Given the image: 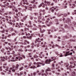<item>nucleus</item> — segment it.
<instances>
[{
    "mask_svg": "<svg viewBox=\"0 0 76 76\" xmlns=\"http://www.w3.org/2000/svg\"><path fill=\"white\" fill-rule=\"evenodd\" d=\"M42 62H37L36 63V62H34V65H37V67H41V66L42 65Z\"/></svg>",
    "mask_w": 76,
    "mask_h": 76,
    "instance_id": "nucleus-2",
    "label": "nucleus"
},
{
    "mask_svg": "<svg viewBox=\"0 0 76 76\" xmlns=\"http://www.w3.org/2000/svg\"><path fill=\"white\" fill-rule=\"evenodd\" d=\"M73 73L74 74V76H76V75H75V74H76L75 73V72H73Z\"/></svg>",
    "mask_w": 76,
    "mask_h": 76,
    "instance_id": "nucleus-58",
    "label": "nucleus"
},
{
    "mask_svg": "<svg viewBox=\"0 0 76 76\" xmlns=\"http://www.w3.org/2000/svg\"><path fill=\"white\" fill-rule=\"evenodd\" d=\"M65 65L66 67H67L69 66V63H65Z\"/></svg>",
    "mask_w": 76,
    "mask_h": 76,
    "instance_id": "nucleus-16",
    "label": "nucleus"
},
{
    "mask_svg": "<svg viewBox=\"0 0 76 76\" xmlns=\"http://www.w3.org/2000/svg\"><path fill=\"white\" fill-rule=\"evenodd\" d=\"M33 3H35V4H37V2H35V0H33Z\"/></svg>",
    "mask_w": 76,
    "mask_h": 76,
    "instance_id": "nucleus-35",
    "label": "nucleus"
},
{
    "mask_svg": "<svg viewBox=\"0 0 76 76\" xmlns=\"http://www.w3.org/2000/svg\"><path fill=\"white\" fill-rule=\"evenodd\" d=\"M22 56L24 58H25V55H22Z\"/></svg>",
    "mask_w": 76,
    "mask_h": 76,
    "instance_id": "nucleus-63",
    "label": "nucleus"
},
{
    "mask_svg": "<svg viewBox=\"0 0 76 76\" xmlns=\"http://www.w3.org/2000/svg\"><path fill=\"white\" fill-rule=\"evenodd\" d=\"M6 4H5V5H1V7L5 8V7H6Z\"/></svg>",
    "mask_w": 76,
    "mask_h": 76,
    "instance_id": "nucleus-21",
    "label": "nucleus"
},
{
    "mask_svg": "<svg viewBox=\"0 0 76 76\" xmlns=\"http://www.w3.org/2000/svg\"><path fill=\"white\" fill-rule=\"evenodd\" d=\"M70 64H72V65H73V62H70Z\"/></svg>",
    "mask_w": 76,
    "mask_h": 76,
    "instance_id": "nucleus-44",
    "label": "nucleus"
},
{
    "mask_svg": "<svg viewBox=\"0 0 76 76\" xmlns=\"http://www.w3.org/2000/svg\"><path fill=\"white\" fill-rule=\"evenodd\" d=\"M23 67H22L21 68H20L19 69L20 70H23Z\"/></svg>",
    "mask_w": 76,
    "mask_h": 76,
    "instance_id": "nucleus-34",
    "label": "nucleus"
},
{
    "mask_svg": "<svg viewBox=\"0 0 76 76\" xmlns=\"http://www.w3.org/2000/svg\"><path fill=\"white\" fill-rule=\"evenodd\" d=\"M10 70H12V72H15V69H10Z\"/></svg>",
    "mask_w": 76,
    "mask_h": 76,
    "instance_id": "nucleus-38",
    "label": "nucleus"
},
{
    "mask_svg": "<svg viewBox=\"0 0 76 76\" xmlns=\"http://www.w3.org/2000/svg\"><path fill=\"white\" fill-rule=\"evenodd\" d=\"M13 7L14 8L12 9V10L13 11H15V9H16V7L14 6H13Z\"/></svg>",
    "mask_w": 76,
    "mask_h": 76,
    "instance_id": "nucleus-24",
    "label": "nucleus"
},
{
    "mask_svg": "<svg viewBox=\"0 0 76 76\" xmlns=\"http://www.w3.org/2000/svg\"><path fill=\"white\" fill-rule=\"evenodd\" d=\"M57 8H58V7H56V8H54V10H58V9H57Z\"/></svg>",
    "mask_w": 76,
    "mask_h": 76,
    "instance_id": "nucleus-32",
    "label": "nucleus"
},
{
    "mask_svg": "<svg viewBox=\"0 0 76 76\" xmlns=\"http://www.w3.org/2000/svg\"><path fill=\"white\" fill-rule=\"evenodd\" d=\"M38 36H39V37H43V35H44L43 34H42L41 35H40V34H38Z\"/></svg>",
    "mask_w": 76,
    "mask_h": 76,
    "instance_id": "nucleus-19",
    "label": "nucleus"
},
{
    "mask_svg": "<svg viewBox=\"0 0 76 76\" xmlns=\"http://www.w3.org/2000/svg\"><path fill=\"white\" fill-rule=\"evenodd\" d=\"M48 47H51V44H48Z\"/></svg>",
    "mask_w": 76,
    "mask_h": 76,
    "instance_id": "nucleus-40",
    "label": "nucleus"
},
{
    "mask_svg": "<svg viewBox=\"0 0 76 76\" xmlns=\"http://www.w3.org/2000/svg\"><path fill=\"white\" fill-rule=\"evenodd\" d=\"M14 18H16V19H18V17L17 16H14Z\"/></svg>",
    "mask_w": 76,
    "mask_h": 76,
    "instance_id": "nucleus-57",
    "label": "nucleus"
},
{
    "mask_svg": "<svg viewBox=\"0 0 76 76\" xmlns=\"http://www.w3.org/2000/svg\"><path fill=\"white\" fill-rule=\"evenodd\" d=\"M12 22L14 23V22H15V20H12Z\"/></svg>",
    "mask_w": 76,
    "mask_h": 76,
    "instance_id": "nucleus-64",
    "label": "nucleus"
},
{
    "mask_svg": "<svg viewBox=\"0 0 76 76\" xmlns=\"http://www.w3.org/2000/svg\"><path fill=\"white\" fill-rule=\"evenodd\" d=\"M16 16H17V17L18 18V17H19V15H18V14L16 13Z\"/></svg>",
    "mask_w": 76,
    "mask_h": 76,
    "instance_id": "nucleus-49",
    "label": "nucleus"
},
{
    "mask_svg": "<svg viewBox=\"0 0 76 76\" xmlns=\"http://www.w3.org/2000/svg\"><path fill=\"white\" fill-rule=\"evenodd\" d=\"M51 61H53V60H55V58H54V57H51Z\"/></svg>",
    "mask_w": 76,
    "mask_h": 76,
    "instance_id": "nucleus-14",
    "label": "nucleus"
},
{
    "mask_svg": "<svg viewBox=\"0 0 76 76\" xmlns=\"http://www.w3.org/2000/svg\"><path fill=\"white\" fill-rule=\"evenodd\" d=\"M52 48H54L55 47H54V45H53L52 46Z\"/></svg>",
    "mask_w": 76,
    "mask_h": 76,
    "instance_id": "nucleus-60",
    "label": "nucleus"
},
{
    "mask_svg": "<svg viewBox=\"0 0 76 76\" xmlns=\"http://www.w3.org/2000/svg\"><path fill=\"white\" fill-rule=\"evenodd\" d=\"M33 8L34 9H35L37 8V7L36 6V5H34L33 6Z\"/></svg>",
    "mask_w": 76,
    "mask_h": 76,
    "instance_id": "nucleus-25",
    "label": "nucleus"
},
{
    "mask_svg": "<svg viewBox=\"0 0 76 76\" xmlns=\"http://www.w3.org/2000/svg\"><path fill=\"white\" fill-rule=\"evenodd\" d=\"M40 46H41L42 47H43V48H45V45H40Z\"/></svg>",
    "mask_w": 76,
    "mask_h": 76,
    "instance_id": "nucleus-33",
    "label": "nucleus"
},
{
    "mask_svg": "<svg viewBox=\"0 0 76 76\" xmlns=\"http://www.w3.org/2000/svg\"><path fill=\"white\" fill-rule=\"evenodd\" d=\"M10 73H11V71H10V70H9V72H8V75H10Z\"/></svg>",
    "mask_w": 76,
    "mask_h": 76,
    "instance_id": "nucleus-29",
    "label": "nucleus"
},
{
    "mask_svg": "<svg viewBox=\"0 0 76 76\" xmlns=\"http://www.w3.org/2000/svg\"><path fill=\"white\" fill-rule=\"evenodd\" d=\"M51 71V69H50V68H48V69L45 71V72L46 74H45L44 73L42 74V76H44V75L45 76H47V75H48V72H47V71L48 72L49 71Z\"/></svg>",
    "mask_w": 76,
    "mask_h": 76,
    "instance_id": "nucleus-3",
    "label": "nucleus"
},
{
    "mask_svg": "<svg viewBox=\"0 0 76 76\" xmlns=\"http://www.w3.org/2000/svg\"><path fill=\"white\" fill-rule=\"evenodd\" d=\"M39 40V38H38L36 40V41H37V42H41V41Z\"/></svg>",
    "mask_w": 76,
    "mask_h": 76,
    "instance_id": "nucleus-26",
    "label": "nucleus"
},
{
    "mask_svg": "<svg viewBox=\"0 0 76 76\" xmlns=\"http://www.w3.org/2000/svg\"><path fill=\"white\" fill-rule=\"evenodd\" d=\"M22 75V73H20V74L19 73L18 74V76H21Z\"/></svg>",
    "mask_w": 76,
    "mask_h": 76,
    "instance_id": "nucleus-36",
    "label": "nucleus"
},
{
    "mask_svg": "<svg viewBox=\"0 0 76 76\" xmlns=\"http://www.w3.org/2000/svg\"><path fill=\"white\" fill-rule=\"evenodd\" d=\"M36 75H37V74L35 72H34L33 73V76H36Z\"/></svg>",
    "mask_w": 76,
    "mask_h": 76,
    "instance_id": "nucleus-48",
    "label": "nucleus"
},
{
    "mask_svg": "<svg viewBox=\"0 0 76 76\" xmlns=\"http://www.w3.org/2000/svg\"><path fill=\"white\" fill-rule=\"evenodd\" d=\"M1 50V52L3 53H4V51L5 50H4V49L3 48Z\"/></svg>",
    "mask_w": 76,
    "mask_h": 76,
    "instance_id": "nucleus-18",
    "label": "nucleus"
},
{
    "mask_svg": "<svg viewBox=\"0 0 76 76\" xmlns=\"http://www.w3.org/2000/svg\"><path fill=\"white\" fill-rule=\"evenodd\" d=\"M19 67V65L18 64H17L16 66L14 65L12 67H11L10 69H15V70H18V68Z\"/></svg>",
    "mask_w": 76,
    "mask_h": 76,
    "instance_id": "nucleus-1",
    "label": "nucleus"
},
{
    "mask_svg": "<svg viewBox=\"0 0 76 76\" xmlns=\"http://www.w3.org/2000/svg\"><path fill=\"white\" fill-rule=\"evenodd\" d=\"M28 10H32V7H28Z\"/></svg>",
    "mask_w": 76,
    "mask_h": 76,
    "instance_id": "nucleus-12",
    "label": "nucleus"
},
{
    "mask_svg": "<svg viewBox=\"0 0 76 76\" xmlns=\"http://www.w3.org/2000/svg\"><path fill=\"white\" fill-rule=\"evenodd\" d=\"M67 20L68 21V22H70V20H71L69 18H68L67 19Z\"/></svg>",
    "mask_w": 76,
    "mask_h": 76,
    "instance_id": "nucleus-37",
    "label": "nucleus"
},
{
    "mask_svg": "<svg viewBox=\"0 0 76 76\" xmlns=\"http://www.w3.org/2000/svg\"><path fill=\"white\" fill-rule=\"evenodd\" d=\"M51 61V59H47L46 61H45V63L46 64H50L51 61Z\"/></svg>",
    "mask_w": 76,
    "mask_h": 76,
    "instance_id": "nucleus-5",
    "label": "nucleus"
},
{
    "mask_svg": "<svg viewBox=\"0 0 76 76\" xmlns=\"http://www.w3.org/2000/svg\"><path fill=\"white\" fill-rule=\"evenodd\" d=\"M31 63H30L29 64H28V66H29V67H30V66H31Z\"/></svg>",
    "mask_w": 76,
    "mask_h": 76,
    "instance_id": "nucleus-61",
    "label": "nucleus"
},
{
    "mask_svg": "<svg viewBox=\"0 0 76 76\" xmlns=\"http://www.w3.org/2000/svg\"><path fill=\"white\" fill-rule=\"evenodd\" d=\"M8 15V13H5L3 14V16H5L6 18H8V16H6V15Z\"/></svg>",
    "mask_w": 76,
    "mask_h": 76,
    "instance_id": "nucleus-7",
    "label": "nucleus"
},
{
    "mask_svg": "<svg viewBox=\"0 0 76 76\" xmlns=\"http://www.w3.org/2000/svg\"><path fill=\"white\" fill-rule=\"evenodd\" d=\"M6 68H7V69H6L5 70L6 71H7L8 70V69H9V67L7 66Z\"/></svg>",
    "mask_w": 76,
    "mask_h": 76,
    "instance_id": "nucleus-42",
    "label": "nucleus"
},
{
    "mask_svg": "<svg viewBox=\"0 0 76 76\" xmlns=\"http://www.w3.org/2000/svg\"><path fill=\"white\" fill-rule=\"evenodd\" d=\"M36 66H32L31 67V69H34V68H36Z\"/></svg>",
    "mask_w": 76,
    "mask_h": 76,
    "instance_id": "nucleus-20",
    "label": "nucleus"
},
{
    "mask_svg": "<svg viewBox=\"0 0 76 76\" xmlns=\"http://www.w3.org/2000/svg\"><path fill=\"white\" fill-rule=\"evenodd\" d=\"M7 6H9V3H7Z\"/></svg>",
    "mask_w": 76,
    "mask_h": 76,
    "instance_id": "nucleus-47",
    "label": "nucleus"
},
{
    "mask_svg": "<svg viewBox=\"0 0 76 76\" xmlns=\"http://www.w3.org/2000/svg\"><path fill=\"white\" fill-rule=\"evenodd\" d=\"M18 10H22V8H19L18 9Z\"/></svg>",
    "mask_w": 76,
    "mask_h": 76,
    "instance_id": "nucleus-53",
    "label": "nucleus"
},
{
    "mask_svg": "<svg viewBox=\"0 0 76 76\" xmlns=\"http://www.w3.org/2000/svg\"><path fill=\"white\" fill-rule=\"evenodd\" d=\"M57 0H53V1H55V3H57Z\"/></svg>",
    "mask_w": 76,
    "mask_h": 76,
    "instance_id": "nucleus-55",
    "label": "nucleus"
},
{
    "mask_svg": "<svg viewBox=\"0 0 76 76\" xmlns=\"http://www.w3.org/2000/svg\"><path fill=\"white\" fill-rule=\"evenodd\" d=\"M12 36H15V35H16V34H15V33H12Z\"/></svg>",
    "mask_w": 76,
    "mask_h": 76,
    "instance_id": "nucleus-28",
    "label": "nucleus"
},
{
    "mask_svg": "<svg viewBox=\"0 0 76 76\" xmlns=\"http://www.w3.org/2000/svg\"><path fill=\"white\" fill-rule=\"evenodd\" d=\"M2 13H4V12H5V11L4 10V8L2 9Z\"/></svg>",
    "mask_w": 76,
    "mask_h": 76,
    "instance_id": "nucleus-23",
    "label": "nucleus"
},
{
    "mask_svg": "<svg viewBox=\"0 0 76 76\" xmlns=\"http://www.w3.org/2000/svg\"><path fill=\"white\" fill-rule=\"evenodd\" d=\"M16 48H18L19 47V46H15L14 47V48H16Z\"/></svg>",
    "mask_w": 76,
    "mask_h": 76,
    "instance_id": "nucleus-45",
    "label": "nucleus"
},
{
    "mask_svg": "<svg viewBox=\"0 0 76 76\" xmlns=\"http://www.w3.org/2000/svg\"><path fill=\"white\" fill-rule=\"evenodd\" d=\"M67 26H68L66 24L65 26V28H67Z\"/></svg>",
    "mask_w": 76,
    "mask_h": 76,
    "instance_id": "nucleus-54",
    "label": "nucleus"
},
{
    "mask_svg": "<svg viewBox=\"0 0 76 76\" xmlns=\"http://www.w3.org/2000/svg\"><path fill=\"white\" fill-rule=\"evenodd\" d=\"M45 4H48V5H49V4H50V2H48V1H46V0H45Z\"/></svg>",
    "mask_w": 76,
    "mask_h": 76,
    "instance_id": "nucleus-9",
    "label": "nucleus"
},
{
    "mask_svg": "<svg viewBox=\"0 0 76 76\" xmlns=\"http://www.w3.org/2000/svg\"><path fill=\"white\" fill-rule=\"evenodd\" d=\"M44 4V3L42 2L41 4H40V5L38 7H41V6H42V5H43Z\"/></svg>",
    "mask_w": 76,
    "mask_h": 76,
    "instance_id": "nucleus-17",
    "label": "nucleus"
},
{
    "mask_svg": "<svg viewBox=\"0 0 76 76\" xmlns=\"http://www.w3.org/2000/svg\"><path fill=\"white\" fill-rule=\"evenodd\" d=\"M41 29V28H40V32H44L45 31V30H43L42 31Z\"/></svg>",
    "mask_w": 76,
    "mask_h": 76,
    "instance_id": "nucleus-11",
    "label": "nucleus"
},
{
    "mask_svg": "<svg viewBox=\"0 0 76 76\" xmlns=\"http://www.w3.org/2000/svg\"><path fill=\"white\" fill-rule=\"evenodd\" d=\"M26 5L28 6H27V7H29V6H32V4H29L28 3H26Z\"/></svg>",
    "mask_w": 76,
    "mask_h": 76,
    "instance_id": "nucleus-13",
    "label": "nucleus"
},
{
    "mask_svg": "<svg viewBox=\"0 0 76 76\" xmlns=\"http://www.w3.org/2000/svg\"><path fill=\"white\" fill-rule=\"evenodd\" d=\"M70 52V51H68V52H66L65 55H64L65 57H66V56H67L72 55V54H73V53L72 52H71L69 53Z\"/></svg>",
    "mask_w": 76,
    "mask_h": 76,
    "instance_id": "nucleus-4",
    "label": "nucleus"
},
{
    "mask_svg": "<svg viewBox=\"0 0 76 76\" xmlns=\"http://www.w3.org/2000/svg\"><path fill=\"white\" fill-rule=\"evenodd\" d=\"M18 51H20L21 52H22L23 51V50H22L21 49H20Z\"/></svg>",
    "mask_w": 76,
    "mask_h": 76,
    "instance_id": "nucleus-39",
    "label": "nucleus"
},
{
    "mask_svg": "<svg viewBox=\"0 0 76 76\" xmlns=\"http://www.w3.org/2000/svg\"><path fill=\"white\" fill-rule=\"evenodd\" d=\"M1 19L2 20L3 22L4 23L6 22V20H5V18H4V17L2 18Z\"/></svg>",
    "mask_w": 76,
    "mask_h": 76,
    "instance_id": "nucleus-10",
    "label": "nucleus"
},
{
    "mask_svg": "<svg viewBox=\"0 0 76 76\" xmlns=\"http://www.w3.org/2000/svg\"><path fill=\"white\" fill-rule=\"evenodd\" d=\"M31 38H32V36H29V39H31Z\"/></svg>",
    "mask_w": 76,
    "mask_h": 76,
    "instance_id": "nucleus-52",
    "label": "nucleus"
},
{
    "mask_svg": "<svg viewBox=\"0 0 76 76\" xmlns=\"http://www.w3.org/2000/svg\"><path fill=\"white\" fill-rule=\"evenodd\" d=\"M42 12H43V15H45V10H43Z\"/></svg>",
    "mask_w": 76,
    "mask_h": 76,
    "instance_id": "nucleus-30",
    "label": "nucleus"
},
{
    "mask_svg": "<svg viewBox=\"0 0 76 76\" xmlns=\"http://www.w3.org/2000/svg\"><path fill=\"white\" fill-rule=\"evenodd\" d=\"M64 16H67V14H64Z\"/></svg>",
    "mask_w": 76,
    "mask_h": 76,
    "instance_id": "nucleus-51",
    "label": "nucleus"
},
{
    "mask_svg": "<svg viewBox=\"0 0 76 76\" xmlns=\"http://www.w3.org/2000/svg\"><path fill=\"white\" fill-rule=\"evenodd\" d=\"M23 6L26 9H28V7H27V6H24V5H23Z\"/></svg>",
    "mask_w": 76,
    "mask_h": 76,
    "instance_id": "nucleus-27",
    "label": "nucleus"
},
{
    "mask_svg": "<svg viewBox=\"0 0 76 76\" xmlns=\"http://www.w3.org/2000/svg\"><path fill=\"white\" fill-rule=\"evenodd\" d=\"M76 66V64L74 63V66H73V65L70 64V67L71 69H73V68H75V67Z\"/></svg>",
    "mask_w": 76,
    "mask_h": 76,
    "instance_id": "nucleus-6",
    "label": "nucleus"
},
{
    "mask_svg": "<svg viewBox=\"0 0 76 76\" xmlns=\"http://www.w3.org/2000/svg\"><path fill=\"white\" fill-rule=\"evenodd\" d=\"M29 23L30 25H31L32 24V23H31V21H29Z\"/></svg>",
    "mask_w": 76,
    "mask_h": 76,
    "instance_id": "nucleus-59",
    "label": "nucleus"
},
{
    "mask_svg": "<svg viewBox=\"0 0 76 76\" xmlns=\"http://www.w3.org/2000/svg\"><path fill=\"white\" fill-rule=\"evenodd\" d=\"M9 7H10V8H11V9H13V6H12V5L9 6Z\"/></svg>",
    "mask_w": 76,
    "mask_h": 76,
    "instance_id": "nucleus-31",
    "label": "nucleus"
},
{
    "mask_svg": "<svg viewBox=\"0 0 76 76\" xmlns=\"http://www.w3.org/2000/svg\"><path fill=\"white\" fill-rule=\"evenodd\" d=\"M15 12H16V13H17V12H18V9H16L15 10Z\"/></svg>",
    "mask_w": 76,
    "mask_h": 76,
    "instance_id": "nucleus-56",
    "label": "nucleus"
},
{
    "mask_svg": "<svg viewBox=\"0 0 76 76\" xmlns=\"http://www.w3.org/2000/svg\"><path fill=\"white\" fill-rule=\"evenodd\" d=\"M20 26L21 27V28H23V26L21 25V23H20Z\"/></svg>",
    "mask_w": 76,
    "mask_h": 76,
    "instance_id": "nucleus-46",
    "label": "nucleus"
},
{
    "mask_svg": "<svg viewBox=\"0 0 76 76\" xmlns=\"http://www.w3.org/2000/svg\"><path fill=\"white\" fill-rule=\"evenodd\" d=\"M56 74L57 75H61V74H60V73H57Z\"/></svg>",
    "mask_w": 76,
    "mask_h": 76,
    "instance_id": "nucleus-41",
    "label": "nucleus"
},
{
    "mask_svg": "<svg viewBox=\"0 0 76 76\" xmlns=\"http://www.w3.org/2000/svg\"><path fill=\"white\" fill-rule=\"evenodd\" d=\"M52 67L53 68H54V64H52Z\"/></svg>",
    "mask_w": 76,
    "mask_h": 76,
    "instance_id": "nucleus-62",
    "label": "nucleus"
},
{
    "mask_svg": "<svg viewBox=\"0 0 76 76\" xmlns=\"http://www.w3.org/2000/svg\"><path fill=\"white\" fill-rule=\"evenodd\" d=\"M2 66L0 67V71H2L3 70V69H1Z\"/></svg>",
    "mask_w": 76,
    "mask_h": 76,
    "instance_id": "nucleus-43",
    "label": "nucleus"
},
{
    "mask_svg": "<svg viewBox=\"0 0 76 76\" xmlns=\"http://www.w3.org/2000/svg\"><path fill=\"white\" fill-rule=\"evenodd\" d=\"M18 56V57H16V59H18L19 58H20V57H21V55H20V53H18V55H17Z\"/></svg>",
    "mask_w": 76,
    "mask_h": 76,
    "instance_id": "nucleus-8",
    "label": "nucleus"
},
{
    "mask_svg": "<svg viewBox=\"0 0 76 76\" xmlns=\"http://www.w3.org/2000/svg\"><path fill=\"white\" fill-rule=\"evenodd\" d=\"M38 56H37V55H35L34 56V58H38Z\"/></svg>",
    "mask_w": 76,
    "mask_h": 76,
    "instance_id": "nucleus-15",
    "label": "nucleus"
},
{
    "mask_svg": "<svg viewBox=\"0 0 76 76\" xmlns=\"http://www.w3.org/2000/svg\"><path fill=\"white\" fill-rule=\"evenodd\" d=\"M55 46H56V47H58V48H61V47L60 46L58 45L57 44H56L55 45Z\"/></svg>",
    "mask_w": 76,
    "mask_h": 76,
    "instance_id": "nucleus-22",
    "label": "nucleus"
},
{
    "mask_svg": "<svg viewBox=\"0 0 76 76\" xmlns=\"http://www.w3.org/2000/svg\"><path fill=\"white\" fill-rule=\"evenodd\" d=\"M26 19V18L25 17H24L23 18V20H25Z\"/></svg>",
    "mask_w": 76,
    "mask_h": 76,
    "instance_id": "nucleus-50",
    "label": "nucleus"
}]
</instances>
